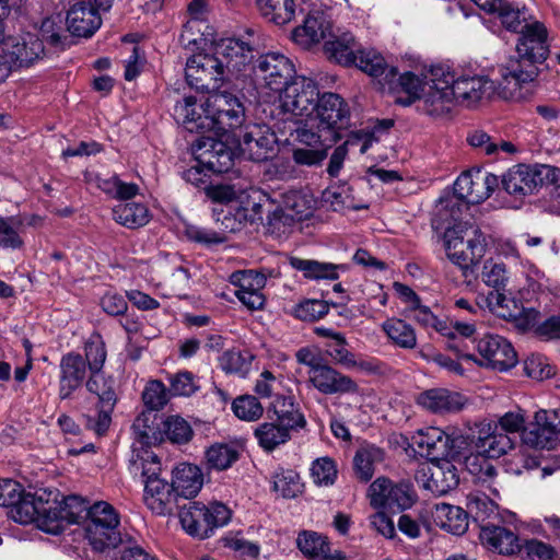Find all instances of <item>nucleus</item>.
I'll list each match as a JSON object with an SVG mask.
<instances>
[{"instance_id":"obj_27","label":"nucleus","mask_w":560,"mask_h":560,"mask_svg":"<svg viewBox=\"0 0 560 560\" xmlns=\"http://www.w3.org/2000/svg\"><path fill=\"white\" fill-rule=\"evenodd\" d=\"M172 482L178 499L185 502L199 493L203 485V475L198 466L182 463L173 469Z\"/></svg>"},{"instance_id":"obj_32","label":"nucleus","mask_w":560,"mask_h":560,"mask_svg":"<svg viewBox=\"0 0 560 560\" xmlns=\"http://www.w3.org/2000/svg\"><path fill=\"white\" fill-rule=\"evenodd\" d=\"M359 45L350 32L331 34L324 44V52L329 60L349 67L357 62Z\"/></svg>"},{"instance_id":"obj_62","label":"nucleus","mask_w":560,"mask_h":560,"mask_svg":"<svg viewBox=\"0 0 560 560\" xmlns=\"http://www.w3.org/2000/svg\"><path fill=\"white\" fill-rule=\"evenodd\" d=\"M296 544L304 556L319 559L327 548V538L315 532H303L299 535Z\"/></svg>"},{"instance_id":"obj_46","label":"nucleus","mask_w":560,"mask_h":560,"mask_svg":"<svg viewBox=\"0 0 560 560\" xmlns=\"http://www.w3.org/2000/svg\"><path fill=\"white\" fill-rule=\"evenodd\" d=\"M260 14L276 25H284L292 21L295 14L294 0H256Z\"/></svg>"},{"instance_id":"obj_64","label":"nucleus","mask_w":560,"mask_h":560,"mask_svg":"<svg viewBox=\"0 0 560 560\" xmlns=\"http://www.w3.org/2000/svg\"><path fill=\"white\" fill-rule=\"evenodd\" d=\"M517 552L521 553L523 560H553L556 555L551 545L537 539L526 540Z\"/></svg>"},{"instance_id":"obj_1","label":"nucleus","mask_w":560,"mask_h":560,"mask_svg":"<svg viewBox=\"0 0 560 560\" xmlns=\"http://www.w3.org/2000/svg\"><path fill=\"white\" fill-rule=\"evenodd\" d=\"M474 442L475 452L466 456L465 467L474 476L476 483L498 497V470L490 459L499 458L512 450L514 440L506 433L493 431L490 423H485L478 429Z\"/></svg>"},{"instance_id":"obj_29","label":"nucleus","mask_w":560,"mask_h":560,"mask_svg":"<svg viewBox=\"0 0 560 560\" xmlns=\"http://www.w3.org/2000/svg\"><path fill=\"white\" fill-rule=\"evenodd\" d=\"M479 537L488 549L500 555H514L521 549L516 534L503 526L481 525Z\"/></svg>"},{"instance_id":"obj_57","label":"nucleus","mask_w":560,"mask_h":560,"mask_svg":"<svg viewBox=\"0 0 560 560\" xmlns=\"http://www.w3.org/2000/svg\"><path fill=\"white\" fill-rule=\"evenodd\" d=\"M273 488L285 499L295 498L303 491L300 476L292 469H281L277 472L273 476Z\"/></svg>"},{"instance_id":"obj_8","label":"nucleus","mask_w":560,"mask_h":560,"mask_svg":"<svg viewBox=\"0 0 560 560\" xmlns=\"http://www.w3.org/2000/svg\"><path fill=\"white\" fill-rule=\"evenodd\" d=\"M224 74L225 70L215 52L213 55L198 54L186 62V81L197 91L214 93L224 81Z\"/></svg>"},{"instance_id":"obj_59","label":"nucleus","mask_w":560,"mask_h":560,"mask_svg":"<svg viewBox=\"0 0 560 560\" xmlns=\"http://www.w3.org/2000/svg\"><path fill=\"white\" fill-rule=\"evenodd\" d=\"M232 409L235 416L245 421H255L262 416L264 408L259 400L252 395L240 396L234 399Z\"/></svg>"},{"instance_id":"obj_42","label":"nucleus","mask_w":560,"mask_h":560,"mask_svg":"<svg viewBox=\"0 0 560 560\" xmlns=\"http://www.w3.org/2000/svg\"><path fill=\"white\" fill-rule=\"evenodd\" d=\"M466 506L468 517L470 516L480 527L481 525H492L490 521L499 516L498 504L485 493H469Z\"/></svg>"},{"instance_id":"obj_14","label":"nucleus","mask_w":560,"mask_h":560,"mask_svg":"<svg viewBox=\"0 0 560 560\" xmlns=\"http://www.w3.org/2000/svg\"><path fill=\"white\" fill-rule=\"evenodd\" d=\"M257 80L273 92H282L294 73V66L289 58L278 52L260 56L254 68Z\"/></svg>"},{"instance_id":"obj_20","label":"nucleus","mask_w":560,"mask_h":560,"mask_svg":"<svg viewBox=\"0 0 560 560\" xmlns=\"http://www.w3.org/2000/svg\"><path fill=\"white\" fill-rule=\"evenodd\" d=\"M451 91L454 92V102L466 106L480 102L483 97L490 96L493 92V82L487 77H455L453 72V82Z\"/></svg>"},{"instance_id":"obj_7","label":"nucleus","mask_w":560,"mask_h":560,"mask_svg":"<svg viewBox=\"0 0 560 560\" xmlns=\"http://www.w3.org/2000/svg\"><path fill=\"white\" fill-rule=\"evenodd\" d=\"M480 360L471 353H458L463 359L474 361L480 366L497 371H508L516 365L517 354L512 345L499 335L487 334L476 342Z\"/></svg>"},{"instance_id":"obj_31","label":"nucleus","mask_w":560,"mask_h":560,"mask_svg":"<svg viewBox=\"0 0 560 560\" xmlns=\"http://www.w3.org/2000/svg\"><path fill=\"white\" fill-rule=\"evenodd\" d=\"M5 44V54L10 55L12 66L28 67L44 55V44L36 35L27 33L20 39Z\"/></svg>"},{"instance_id":"obj_36","label":"nucleus","mask_w":560,"mask_h":560,"mask_svg":"<svg viewBox=\"0 0 560 560\" xmlns=\"http://www.w3.org/2000/svg\"><path fill=\"white\" fill-rule=\"evenodd\" d=\"M289 264L293 269L303 272V276L311 280H337L340 271L348 270V266L343 264L322 262L300 257H290Z\"/></svg>"},{"instance_id":"obj_2","label":"nucleus","mask_w":560,"mask_h":560,"mask_svg":"<svg viewBox=\"0 0 560 560\" xmlns=\"http://www.w3.org/2000/svg\"><path fill=\"white\" fill-rule=\"evenodd\" d=\"M132 471L141 472L144 482L143 500L145 505L158 515H171L180 504L173 482L160 478L162 464L151 450H142L130 458Z\"/></svg>"},{"instance_id":"obj_33","label":"nucleus","mask_w":560,"mask_h":560,"mask_svg":"<svg viewBox=\"0 0 560 560\" xmlns=\"http://www.w3.org/2000/svg\"><path fill=\"white\" fill-rule=\"evenodd\" d=\"M202 109H205V105L198 106L195 96H186L176 102L173 115L187 131L203 135L209 131L208 126L202 122V119L208 116Z\"/></svg>"},{"instance_id":"obj_54","label":"nucleus","mask_w":560,"mask_h":560,"mask_svg":"<svg viewBox=\"0 0 560 560\" xmlns=\"http://www.w3.org/2000/svg\"><path fill=\"white\" fill-rule=\"evenodd\" d=\"M283 208L291 214L293 220L301 221L307 218L313 211V199L299 190H291L283 195Z\"/></svg>"},{"instance_id":"obj_49","label":"nucleus","mask_w":560,"mask_h":560,"mask_svg":"<svg viewBox=\"0 0 560 560\" xmlns=\"http://www.w3.org/2000/svg\"><path fill=\"white\" fill-rule=\"evenodd\" d=\"M468 209L469 203L465 201L460 196H458L455 191H453V194L440 198L436 210V217L439 221L443 224L451 225L452 223H454L453 226L462 225L460 223L457 222L462 220L464 212H466Z\"/></svg>"},{"instance_id":"obj_45","label":"nucleus","mask_w":560,"mask_h":560,"mask_svg":"<svg viewBox=\"0 0 560 560\" xmlns=\"http://www.w3.org/2000/svg\"><path fill=\"white\" fill-rule=\"evenodd\" d=\"M291 135L294 136V141L303 145L302 148L310 149L325 148L329 150L338 141L334 133L322 130L318 124L316 130L307 125H300Z\"/></svg>"},{"instance_id":"obj_19","label":"nucleus","mask_w":560,"mask_h":560,"mask_svg":"<svg viewBox=\"0 0 560 560\" xmlns=\"http://www.w3.org/2000/svg\"><path fill=\"white\" fill-rule=\"evenodd\" d=\"M310 382L322 394H355L358 384L348 375H345L330 365L322 363L315 366L310 375Z\"/></svg>"},{"instance_id":"obj_22","label":"nucleus","mask_w":560,"mask_h":560,"mask_svg":"<svg viewBox=\"0 0 560 560\" xmlns=\"http://www.w3.org/2000/svg\"><path fill=\"white\" fill-rule=\"evenodd\" d=\"M68 31L79 37L92 36L102 25L97 9L85 1L74 3L67 13Z\"/></svg>"},{"instance_id":"obj_51","label":"nucleus","mask_w":560,"mask_h":560,"mask_svg":"<svg viewBox=\"0 0 560 560\" xmlns=\"http://www.w3.org/2000/svg\"><path fill=\"white\" fill-rule=\"evenodd\" d=\"M259 445L266 451H273L290 440V431L278 422H265L255 430Z\"/></svg>"},{"instance_id":"obj_39","label":"nucleus","mask_w":560,"mask_h":560,"mask_svg":"<svg viewBox=\"0 0 560 560\" xmlns=\"http://www.w3.org/2000/svg\"><path fill=\"white\" fill-rule=\"evenodd\" d=\"M433 517L435 523L444 530L453 535H463L468 528L467 510L440 503L435 505Z\"/></svg>"},{"instance_id":"obj_30","label":"nucleus","mask_w":560,"mask_h":560,"mask_svg":"<svg viewBox=\"0 0 560 560\" xmlns=\"http://www.w3.org/2000/svg\"><path fill=\"white\" fill-rule=\"evenodd\" d=\"M417 402L433 413L459 411L464 405V397L445 388H432L421 393Z\"/></svg>"},{"instance_id":"obj_50","label":"nucleus","mask_w":560,"mask_h":560,"mask_svg":"<svg viewBox=\"0 0 560 560\" xmlns=\"http://www.w3.org/2000/svg\"><path fill=\"white\" fill-rule=\"evenodd\" d=\"M482 188L480 170L464 172L454 183V191L469 205L483 201V198L478 197V191H482Z\"/></svg>"},{"instance_id":"obj_12","label":"nucleus","mask_w":560,"mask_h":560,"mask_svg":"<svg viewBox=\"0 0 560 560\" xmlns=\"http://www.w3.org/2000/svg\"><path fill=\"white\" fill-rule=\"evenodd\" d=\"M236 137L242 155L250 161L264 162L277 152V136L267 126H248Z\"/></svg>"},{"instance_id":"obj_4","label":"nucleus","mask_w":560,"mask_h":560,"mask_svg":"<svg viewBox=\"0 0 560 560\" xmlns=\"http://www.w3.org/2000/svg\"><path fill=\"white\" fill-rule=\"evenodd\" d=\"M545 60L537 59L532 55L523 56L515 49V54L500 66L501 80L499 82L504 98L521 101L526 98L530 92L529 85L539 75V66Z\"/></svg>"},{"instance_id":"obj_43","label":"nucleus","mask_w":560,"mask_h":560,"mask_svg":"<svg viewBox=\"0 0 560 560\" xmlns=\"http://www.w3.org/2000/svg\"><path fill=\"white\" fill-rule=\"evenodd\" d=\"M271 408L277 416V422L289 431L305 427L306 420L292 397L277 396Z\"/></svg>"},{"instance_id":"obj_3","label":"nucleus","mask_w":560,"mask_h":560,"mask_svg":"<svg viewBox=\"0 0 560 560\" xmlns=\"http://www.w3.org/2000/svg\"><path fill=\"white\" fill-rule=\"evenodd\" d=\"M444 247L447 258L462 270L464 277H469L483 258L487 242L479 228H471L469 232L463 225H455L445 229Z\"/></svg>"},{"instance_id":"obj_25","label":"nucleus","mask_w":560,"mask_h":560,"mask_svg":"<svg viewBox=\"0 0 560 560\" xmlns=\"http://www.w3.org/2000/svg\"><path fill=\"white\" fill-rule=\"evenodd\" d=\"M240 288L235 294L237 299L249 310H259L265 303V296L259 289L265 284V277L253 270H244L232 276Z\"/></svg>"},{"instance_id":"obj_52","label":"nucleus","mask_w":560,"mask_h":560,"mask_svg":"<svg viewBox=\"0 0 560 560\" xmlns=\"http://www.w3.org/2000/svg\"><path fill=\"white\" fill-rule=\"evenodd\" d=\"M383 329L388 338L401 348L412 349L417 345L413 328L402 319H387L383 324Z\"/></svg>"},{"instance_id":"obj_24","label":"nucleus","mask_w":560,"mask_h":560,"mask_svg":"<svg viewBox=\"0 0 560 560\" xmlns=\"http://www.w3.org/2000/svg\"><path fill=\"white\" fill-rule=\"evenodd\" d=\"M518 33L521 35L515 48L517 51L522 52L523 56L532 55L537 59H547L549 46L547 44V30L542 23H525Z\"/></svg>"},{"instance_id":"obj_58","label":"nucleus","mask_w":560,"mask_h":560,"mask_svg":"<svg viewBox=\"0 0 560 560\" xmlns=\"http://www.w3.org/2000/svg\"><path fill=\"white\" fill-rule=\"evenodd\" d=\"M161 432L166 435L167 440L176 444H185L192 438L191 427L185 419L178 416L168 417L163 422V430Z\"/></svg>"},{"instance_id":"obj_37","label":"nucleus","mask_w":560,"mask_h":560,"mask_svg":"<svg viewBox=\"0 0 560 560\" xmlns=\"http://www.w3.org/2000/svg\"><path fill=\"white\" fill-rule=\"evenodd\" d=\"M244 451V444L240 441L214 443L206 451V460L209 468L226 470L236 463Z\"/></svg>"},{"instance_id":"obj_28","label":"nucleus","mask_w":560,"mask_h":560,"mask_svg":"<svg viewBox=\"0 0 560 560\" xmlns=\"http://www.w3.org/2000/svg\"><path fill=\"white\" fill-rule=\"evenodd\" d=\"M330 24L322 12H312L306 15L302 25L296 26L291 34L295 44L304 49L319 43L326 37Z\"/></svg>"},{"instance_id":"obj_61","label":"nucleus","mask_w":560,"mask_h":560,"mask_svg":"<svg viewBox=\"0 0 560 560\" xmlns=\"http://www.w3.org/2000/svg\"><path fill=\"white\" fill-rule=\"evenodd\" d=\"M482 280L488 287H492L493 291L502 292L509 281V275L505 265L489 259L482 268Z\"/></svg>"},{"instance_id":"obj_34","label":"nucleus","mask_w":560,"mask_h":560,"mask_svg":"<svg viewBox=\"0 0 560 560\" xmlns=\"http://www.w3.org/2000/svg\"><path fill=\"white\" fill-rule=\"evenodd\" d=\"M459 483L456 466L450 459L433 463V468L424 487L436 495H444Z\"/></svg>"},{"instance_id":"obj_60","label":"nucleus","mask_w":560,"mask_h":560,"mask_svg":"<svg viewBox=\"0 0 560 560\" xmlns=\"http://www.w3.org/2000/svg\"><path fill=\"white\" fill-rule=\"evenodd\" d=\"M115 406L96 405L95 415H84V425L88 430L94 432L98 436H103L108 431L112 423V413Z\"/></svg>"},{"instance_id":"obj_17","label":"nucleus","mask_w":560,"mask_h":560,"mask_svg":"<svg viewBox=\"0 0 560 560\" xmlns=\"http://www.w3.org/2000/svg\"><path fill=\"white\" fill-rule=\"evenodd\" d=\"M215 54L219 56L225 71L240 73L253 61L254 42H246L240 38H225L218 44Z\"/></svg>"},{"instance_id":"obj_63","label":"nucleus","mask_w":560,"mask_h":560,"mask_svg":"<svg viewBox=\"0 0 560 560\" xmlns=\"http://www.w3.org/2000/svg\"><path fill=\"white\" fill-rule=\"evenodd\" d=\"M416 499V492L410 483L399 482L397 485H392V489L388 492V503L386 508L406 510L412 506Z\"/></svg>"},{"instance_id":"obj_26","label":"nucleus","mask_w":560,"mask_h":560,"mask_svg":"<svg viewBox=\"0 0 560 560\" xmlns=\"http://www.w3.org/2000/svg\"><path fill=\"white\" fill-rule=\"evenodd\" d=\"M413 439L422 457L432 463L447 458L448 434L440 428L430 427L425 430H420Z\"/></svg>"},{"instance_id":"obj_47","label":"nucleus","mask_w":560,"mask_h":560,"mask_svg":"<svg viewBox=\"0 0 560 560\" xmlns=\"http://www.w3.org/2000/svg\"><path fill=\"white\" fill-rule=\"evenodd\" d=\"M113 219L129 229H138L149 222V210L142 203L120 202L113 208Z\"/></svg>"},{"instance_id":"obj_15","label":"nucleus","mask_w":560,"mask_h":560,"mask_svg":"<svg viewBox=\"0 0 560 560\" xmlns=\"http://www.w3.org/2000/svg\"><path fill=\"white\" fill-rule=\"evenodd\" d=\"M196 161L208 172L222 174L232 168L234 154L223 141L211 136H201L194 143Z\"/></svg>"},{"instance_id":"obj_18","label":"nucleus","mask_w":560,"mask_h":560,"mask_svg":"<svg viewBox=\"0 0 560 560\" xmlns=\"http://www.w3.org/2000/svg\"><path fill=\"white\" fill-rule=\"evenodd\" d=\"M59 398L66 400L85 382L89 368L84 358L75 352L62 355L60 360Z\"/></svg>"},{"instance_id":"obj_40","label":"nucleus","mask_w":560,"mask_h":560,"mask_svg":"<svg viewBox=\"0 0 560 560\" xmlns=\"http://www.w3.org/2000/svg\"><path fill=\"white\" fill-rule=\"evenodd\" d=\"M357 56V62L352 66L358 67L361 71L371 77L385 74V81L390 83L398 74L397 69L395 67H388L384 57L374 49H365L359 45Z\"/></svg>"},{"instance_id":"obj_23","label":"nucleus","mask_w":560,"mask_h":560,"mask_svg":"<svg viewBox=\"0 0 560 560\" xmlns=\"http://www.w3.org/2000/svg\"><path fill=\"white\" fill-rule=\"evenodd\" d=\"M541 173L528 165L520 164L503 175L501 184L503 189L514 196H526L541 186Z\"/></svg>"},{"instance_id":"obj_5","label":"nucleus","mask_w":560,"mask_h":560,"mask_svg":"<svg viewBox=\"0 0 560 560\" xmlns=\"http://www.w3.org/2000/svg\"><path fill=\"white\" fill-rule=\"evenodd\" d=\"M183 528L189 535L205 539L217 527L224 526L231 518V511L222 503L209 505L199 501H185L177 508Z\"/></svg>"},{"instance_id":"obj_56","label":"nucleus","mask_w":560,"mask_h":560,"mask_svg":"<svg viewBox=\"0 0 560 560\" xmlns=\"http://www.w3.org/2000/svg\"><path fill=\"white\" fill-rule=\"evenodd\" d=\"M254 355L248 351L228 350L220 357V366L226 373L246 376L250 370Z\"/></svg>"},{"instance_id":"obj_6","label":"nucleus","mask_w":560,"mask_h":560,"mask_svg":"<svg viewBox=\"0 0 560 560\" xmlns=\"http://www.w3.org/2000/svg\"><path fill=\"white\" fill-rule=\"evenodd\" d=\"M202 112L208 115L202 122L208 126L209 132L213 131L217 136L242 127L245 120L244 104L225 91L210 94Z\"/></svg>"},{"instance_id":"obj_41","label":"nucleus","mask_w":560,"mask_h":560,"mask_svg":"<svg viewBox=\"0 0 560 560\" xmlns=\"http://www.w3.org/2000/svg\"><path fill=\"white\" fill-rule=\"evenodd\" d=\"M58 512L56 513L60 533L63 532L65 526L68 524L85 523L89 517L91 506L88 501L79 495H69L59 500Z\"/></svg>"},{"instance_id":"obj_21","label":"nucleus","mask_w":560,"mask_h":560,"mask_svg":"<svg viewBox=\"0 0 560 560\" xmlns=\"http://www.w3.org/2000/svg\"><path fill=\"white\" fill-rule=\"evenodd\" d=\"M27 497L32 500L34 506L39 512L37 518V527L48 534H60L57 514L59 501V492L56 489H38L34 493L27 492Z\"/></svg>"},{"instance_id":"obj_35","label":"nucleus","mask_w":560,"mask_h":560,"mask_svg":"<svg viewBox=\"0 0 560 560\" xmlns=\"http://www.w3.org/2000/svg\"><path fill=\"white\" fill-rule=\"evenodd\" d=\"M385 455V451L375 444H361L353 457L355 478L361 482L370 481L375 474L376 465L384 462Z\"/></svg>"},{"instance_id":"obj_10","label":"nucleus","mask_w":560,"mask_h":560,"mask_svg":"<svg viewBox=\"0 0 560 560\" xmlns=\"http://www.w3.org/2000/svg\"><path fill=\"white\" fill-rule=\"evenodd\" d=\"M280 108L299 117L314 114L319 97L317 84L305 77L295 78L279 92Z\"/></svg>"},{"instance_id":"obj_9","label":"nucleus","mask_w":560,"mask_h":560,"mask_svg":"<svg viewBox=\"0 0 560 560\" xmlns=\"http://www.w3.org/2000/svg\"><path fill=\"white\" fill-rule=\"evenodd\" d=\"M453 72L444 67H434L431 70L430 83L421 96L418 108L429 116H442L448 113L454 102V92L451 91Z\"/></svg>"},{"instance_id":"obj_55","label":"nucleus","mask_w":560,"mask_h":560,"mask_svg":"<svg viewBox=\"0 0 560 560\" xmlns=\"http://www.w3.org/2000/svg\"><path fill=\"white\" fill-rule=\"evenodd\" d=\"M148 421L149 418L145 415H141L136 418L132 424L135 440L141 444V447L135 448L131 457L136 456V454L142 450H148L145 446H150L163 441L161 430H159V428L149 425Z\"/></svg>"},{"instance_id":"obj_44","label":"nucleus","mask_w":560,"mask_h":560,"mask_svg":"<svg viewBox=\"0 0 560 560\" xmlns=\"http://www.w3.org/2000/svg\"><path fill=\"white\" fill-rule=\"evenodd\" d=\"M118 525L85 524L86 538L95 551L104 552L107 549H115L121 542L117 530Z\"/></svg>"},{"instance_id":"obj_13","label":"nucleus","mask_w":560,"mask_h":560,"mask_svg":"<svg viewBox=\"0 0 560 560\" xmlns=\"http://www.w3.org/2000/svg\"><path fill=\"white\" fill-rule=\"evenodd\" d=\"M316 119L322 130H327L340 140V131L350 126V108L338 94L327 92L316 103Z\"/></svg>"},{"instance_id":"obj_38","label":"nucleus","mask_w":560,"mask_h":560,"mask_svg":"<svg viewBox=\"0 0 560 560\" xmlns=\"http://www.w3.org/2000/svg\"><path fill=\"white\" fill-rule=\"evenodd\" d=\"M477 5L487 13H498L503 26L518 33L526 22L525 12L504 0H477Z\"/></svg>"},{"instance_id":"obj_11","label":"nucleus","mask_w":560,"mask_h":560,"mask_svg":"<svg viewBox=\"0 0 560 560\" xmlns=\"http://www.w3.org/2000/svg\"><path fill=\"white\" fill-rule=\"evenodd\" d=\"M560 435V409L535 412L534 421L524 429L523 442L534 448H556Z\"/></svg>"},{"instance_id":"obj_53","label":"nucleus","mask_w":560,"mask_h":560,"mask_svg":"<svg viewBox=\"0 0 560 560\" xmlns=\"http://www.w3.org/2000/svg\"><path fill=\"white\" fill-rule=\"evenodd\" d=\"M86 389L98 397L101 405L116 406L117 395L115 392V382L112 378H105L101 372L90 373L85 382Z\"/></svg>"},{"instance_id":"obj_48","label":"nucleus","mask_w":560,"mask_h":560,"mask_svg":"<svg viewBox=\"0 0 560 560\" xmlns=\"http://www.w3.org/2000/svg\"><path fill=\"white\" fill-rule=\"evenodd\" d=\"M262 205L260 201H247L234 208L232 218L225 215L223 223L231 232L241 230L243 225L262 221Z\"/></svg>"},{"instance_id":"obj_16","label":"nucleus","mask_w":560,"mask_h":560,"mask_svg":"<svg viewBox=\"0 0 560 560\" xmlns=\"http://www.w3.org/2000/svg\"><path fill=\"white\" fill-rule=\"evenodd\" d=\"M487 302L492 312L499 317L513 322L521 330L534 328L539 323V311L518 305L515 300L508 298L503 292L491 291L487 295Z\"/></svg>"}]
</instances>
